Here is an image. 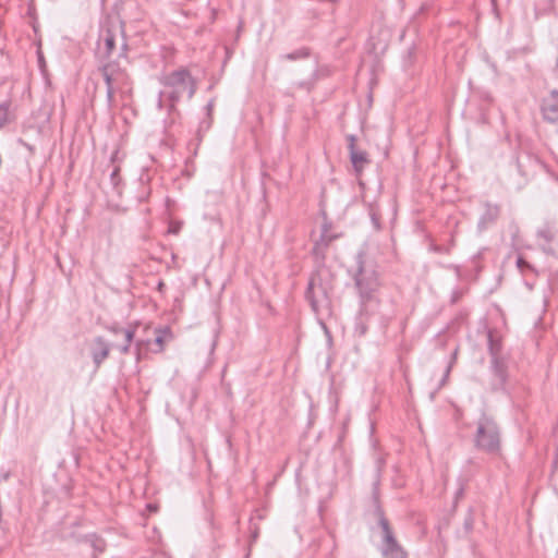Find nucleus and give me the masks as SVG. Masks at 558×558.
I'll use <instances>...</instances> for the list:
<instances>
[{
	"label": "nucleus",
	"instance_id": "obj_1",
	"mask_svg": "<svg viewBox=\"0 0 558 558\" xmlns=\"http://www.w3.org/2000/svg\"><path fill=\"white\" fill-rule=\"evenodd\" d=\"M158 107L169 113L177 112V104L183 98L191 99L196 92V82L186 69H179L160 76Z\"/></svg>",
	"mask_w": 558,
	"mask_h": 558
},
{
	"label": "nucleus",
	"instance_id": "obj_2",
	"mask_svg": "<svg viewBox=\"0 0 558 558\" xmlns=\"http://www.w3.org/2000/svg\"><path fill=\"white\" fill-rule=\"evenodd\" d=\"M335 286V274L325 266H318L312 274L307 289L305 292L306 300L310 302L312 310L319 314L330 308V293Z\"/></svg>",
	"mask_w": 558,
	"mask_h": 558
},
{
	"label": "nucleus",
	"instance_id": "obj_3",
	"mask_svg": "<svg viewBox=\"0 0 558 558\" xmlns=\"http://www.w3.org/2000/svg\"><path fill=\"white\" fill-rule=\"evenodd\" d=\"M99 71L106 83V96L109 108L118 106L120 101L126 100L131 94V80L124 69L116 61L101 63Z\"/></svg>",
	"mask_w": 558,
	"mask_h": 558
},
{
	"label": "nucleus",
	"instance_id": "obj_4",
	"mask_svg": "<svg viewBox=\"0 0 558 558\" xmlns=\"http://www.w3.org/2000/svg\"><path fill=\"white\" fill-rule=\"evenodd\" d=\"M354 281L362 302L371 300L379 286L376 264L363 253L356 256Z\"/></svg>",
	"mask_w": 558,
	"mask_h": 558
},
{
	"label": "nucleus",
	"instance_id": "obj_5",
	"mask_svg": "<svg viewBox=\"0 0 558 558\" xmlns=\"http://www.w3.org/2000/svg\"><path fill=\"white\" fill-rule=\"evenodd\" d=\"M474 446L487 453H497L500 449V430L495 420L482 414L476 422Z\"/></svg>",
	"mask_w": 558,
	"mask_h": 558
},
{
	"label": "nucleus",
	"instance_id": "obj_6",
	"mask_svg": "<svg viewBox=\"0 0 558 558\" xmlns=\"http://www.w3.org/2000/svg\"><path fill=\"white\" fill-rule=\"evenodd\" d=\"M118 39H121V52L120 58L126 57L128 44L124 38L122 27H108L100 34V40L104 43V47L99 44L98 52L101 59H109L116 49Z\"/></svg>",
	"mask_w": 558,
	"mask_h": 558
},
{
	"label": "nucleus",
	"instance_id": "obj_7",
	"mask_svg": "<svg viewBox=\"0 0 558 558\" xmlns=\"http://www.w3.org/2000/svg\"><path fill=\"white\" fill-rule=\"evenodd\" d=\"M379 525L383 532L381 555L384 558H407V553L395 538L388 520L379 512Z\"/></svg>",
	"mask_w": 558,
	"mask_h": 558
},
{
	"label": "nucleus",
	"instance_id": "obj_8",
	"mask_svg": "<svg viewBox=\"0 0 558 558\" xmlns=\"http://www.w3.org/2000/svg\"><path fill=\"white\" fill-rule=\"evenodd\" d=\"M490 379L489 390L493 392L506 391V384L508 380V365L507 361L497 362L490 361L489 366Z\"/></svg>",
	"mask_w": 558,
	"mask_h": 558
},
{
	"label": "nucleus",
	"instance_id": "obj_9",
	"mask_svg": "<svg viewBox=\"0 0 558 558\" xmlns=\"http://www.w3.org/2000/svg\"><path fill=\"white\" fill-rule=\"evenodd\" d=\"M543 119L554 125L558 126V92L553 90L544 98L542 104Z\"/></svg>",
	"mask_w": 558,
	"mask_h": 558
},
{
	"label": "nucleus",
	"instance_id": "obj_10",
	"mask_svg": "<svg viewBox=\"0 0 558 558\" xmlns=\"http://www.w3.org/2000/svg\"><path fill=\"white\" fill-rule=\"evenodd\" d=\"M92 357L96 368L109 356L110 345L102 337H96L92 344Z\"/></svg>",
	"mask_w": 558,
	"mask_h": 558
},
{
	"label": "nucleus",
	"instance_id": "obj_11",
	"mask_svg": "<svg viewBox=\"0 0 558 558\" xmlns=\"http://www.w3.org/2000/svg\"><path fill=\"white\" fill-rule=\"evenodd\" d=\"M488 351L490 361L504 362L507 361L502 354V345L499 339H496L493 331H488Z\"/></svg>",
	"mask_w": 558,
	"mask_h": 558
},
{
	"label": "nucleus",
	"instance_id": "obj_12",
	"mask_svg": "<svg viewBox=\"0 0 558 558\" xmlns=\"http://www.w3.org/2000/svg\"><path fill=\"white\" fill-rule=\"evenodd\" d=\"M350 159L356 172L362 171L364 166L369 162L367 154L357 149L354 145L349 146Z\"/></svg>",
	"mask_w": 558,
	"mask_h": 558
},
{
	"label": "nucleus",
	"instance_id": "obj_13",
	"mask_svg": "<svg viewBox=\"0 0 558 558\" xmlns=\"http://www.w3.org/2000/svg\"><path fill=\"white\" fill-rule=\"evenodd\" d=\"M537 234L548 243V246L545 247V251L558 257V233L553 235L550 230L546 228L539 230Z\"/></svg>",
	"mask_w": 558,
	"mask_h": 558
},
{
	"label": "nucleus",
	"instance_id": "obj_14",
	"mask_svg": "<svg viewBox=\"0 0 558 558\" xmlns=\"http://www.w3.org/2000/svg\"><path fill=\"white\" fill-rule=\"evenodd\" d=\"M499 215V207L496 205L487 204L485 206V211L480 218L478 228L481 230L485 229L489 223L494 222Z\"/></svg>",
	"mask_w": 558,
	"mask_h": 558
},
{
	"label": "nucleus",
	"instance_id": "obj_15",
	"mask_svg": "<svg viewBox=\"0 0 558 558\" xmlns=\"http://www.w3.org/2000/svg\"><path fill=\"white\" fill-rule=\"evenodd\" d=\"M308 57H310V49L303 47V48L296 49L290 53L280 56V59L286 60V61H296V60H301V59H306Z\"/></svg>",
	"mask_w": 558,
	"mask_h": 558
},
{
	"label": "nucleus",
	"instance_id": "obj_16",
	"mask_svg": "<svg viewBox=\"0 0 558 558\" xmlns=\"http://www.w3.org/2000/svg\"><path fill=\"white\" fill-rule=\"evenodd\" d=\"M172 339L170 328L157 329L155 342L162 348V345Z\"/></svg>",
	"mask_w": 558,
	"mask_h": 558
},
{
	"label": "nucleus",
	"instance_id": "obj_17",
	"mask_svg": "<svg viewBox=\"0 0 558 558\" xmlns=\"http://www.w3.org/2000/svg\"><path fill=\"white\" fill-rule=\"evenodd\" d=\"M331 240H332V236L328 235L327 232H324L320 235V239L315 243L314 253L316 255L323 254V251L329 245Z\"/></svg>",
	"mask_w": 558,
	"mask_h": 558
},
{
	"label": "nucleus",
	"instance_id": "obj_18",
	"mask_svg": "<svg viewBox=\"0 0 558 558\" xmlns=\"http://www.w3.org/2000/svg\"><path fill=\"white\" fill-rule=\"evenodd\" d=\"M110 330L112 332H114L116 335L122 333L123 337H124V342L131 345V343H132V341L134 339V335H135V329L134 328L121 329V328H118V327H112Z\"/></svg>",
	"mask_w": 558,
	"mask_h": 558
},
{
	"label": "nucleus",
	"instance_id": "obj_19",
	"mask_svg": "<svg viewBox=\"0 0 558 558\" xmlns=\"http://www.w3.org/2000/svg\"><path fill=\"white\" fill-rule=\"evenodd\" d=\"M10 104L2 102L0 104V129L3 128L10 121V112H9Z\"/></svg>",
	"mask_w": 558,
	"mask_h": 558
},
{
	"label": "nucleus",
	"instance_id": "obj_20",
	"mask_svg": "<svg viewBox=\"0 0 558 558\" xmlns=\"http://www.w3.org/2000/svg\"><path fill=\"white\" fill-rule=\"evenodd\" d=\"M473 525H474V517H473L472 511L469 510V512L464 519V523H463V527H464L465 532L470 533L473 530Z\"/></svg>",
	"mask_w": 558,
	"mask_h": 558
},
{
	"label": "nucleus",
	"instance_id": "obj_21",
	"mask_svg": "<svg viewBox=\"0 0 558 558\" xmlns=\"http://www.w3.org/2000/svg\"><path fill=\"white\" fill-rule=\"evenodd\" d=\"M372 223L376 230H380V215L375 208H371L369 211Z\"/></svg>",
	"mask_w": 558,
	"mask_h": 558
},
{
	"label": "nucleus",
	"instance_id": "obj_22",
	"mask_svg": "<svg viewBox=\"0 0 558 558\" xmlns=\"http://www.w3.org/2000/svg\"><path fill=\"white\" fill-rule=\"evenodd\" d=\"M517 266L521 271H524L525 269H532V266L521 256L517 259Z\"/></svg>",
	"mask_w": 558,
	"mask_h": 558
},
{
	"label": "nucleus",
	"instance_id": "obj_23",
	"mask_svg": "<svg viewBox=\"0 0 558 558\" xmlns=\"http://www.w3.org/2000/svg\"><path fill=\"white\" fill-rule=\"evenodd\" d=\"M450 371H451V364H449L447 366L446 371H445V375H444V377L441 379V384H440L441 386L445 385V383H446V380H447V378L449 376Z\"/></svg>",
	"mask_w": 558,
	"mask_h": 558
},
{
	"label": "nucleus",
	"instance_id": "obj_24",
	"mask_svg": "<svg viewBox=\"0 0 558 558\" xmlns=\"http://www.w3.org/2000/svg\"><path fill=\"white\" fill-rule=\"evenodd\" d=\"M119 350L122 354H126L130 351V344L124 342L122 345L119 347Z\"/></svg>",
	"mask_w": 558,
	"mask_h": 558
},
{
	"label": "nucleus",
	"instance_id": "obj_25",
	"mask_svg": "<svg viewBox=\"0 0 558 558\" xmlns=\"http://www.w3.org/2000/svg\"><path fill=\"white\" fill-rule=\"evenodd\" d=\"M347 138H348V142H349L348 147H349L350 145H354V146H355V141H356L355 135H348V137H347Z\"/></svg>",
	"mask_w": 558,
	"mask_h": 558
},
{
	"label": "nucleus",
	"instance_id": "obj_26",
	"mask_svg": "<svg viewBox=\"0 0 558 558\" xmlns=\"http://www.w3.org/2000/svg\"><path fill=\"white\" fill-rule=\"evenodd\" d=\"M213 109H214V100H210V101L207 104V106H206V110H207L208 114H210V113H211Z\"/></svg>",
	"mask_w": 558,
	"mask_h": 558
},
{
	"label": "nucleus",
	"instance_id": "obj_27",
	"mask_svg": "<svg viewBox=\"0 0 558 558\" xmlns=\"http://www.w3.org/2000/svg\"><path fill=\"white\" fill-rule=\"evenodd\" d=\"M462 495H463V487L461 486V487L457 490V493H456V501H457L460 497H462Z\"/></svg>",
	"mask_w": 558,
	"mask_h": 558
}]
</instances>
